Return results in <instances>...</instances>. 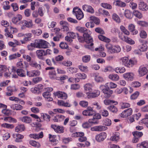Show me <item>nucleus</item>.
I'll return each instance as SVG.
<instances>
[{"mask_svg": "<svg viewBox=\"0 0 148 148\" xmlns=\"http://www.w3.org/2000/svg\"><path fill=\"white\" fill-rule=\"evenodd\" d=\"M105 47L107 52L109 53L113 54L118 53L121 50V48L119 46L113 45L109 43L106 44Z\"/></svg>", "mask_w": 148, "mask_h": 148, "instance_id": "nucleus-1", "label": "nucleus"}, {"mask_svg": "<svg viewBox=\"0 0 148 148\" xmlns=\"http://www.w3.org/2000/svg\"><path fill=\"white\" fill-rule=\"evenodd\" d=\"M120 60L123 64L128 67H132L136 63V61H134L131 59L129 60L128 58L126 57L121 58Z\"/></svg>", "mask_w": 148, "mask_h": 148, "instance_id": "nucleus-2", "label": "nucleus"}, {"mask_svg": "<svg viewBox=\"0 0 148 148\" xmlns=\"http://www.w3.org/2000/svg\"><path fill=\"white\" fill-rule=\"evenodd\" d=\"M75 29L79 32L83 33V36L84 37L87 36V35H90L91 34V32L90 31L84 27L78 26L76 27Z\"/></svg>", "mask_w": 148, "mask_h": 148, "instance_id": "nucleus-3", "label": "nucleus"}, {"mask_svg": "<svg viewBox=\"0 0 148 148\" xmlns=\"http://www.w3.org/2000/svg\"><path fill=\"white\" fill-rule=\"evenodd\" d=\"M73 13L76 16L78 20H81L84 17L83 13L78 7H75L73 8Z\"/></svg>", "mask_w": 148, "mask_h": 148, "instance_id": "nucleus-4", "label": "nucleus"}, {"mask_svg": "<svg viewBox=\"0 0 148 148\" xmlns=\"http://www.w3.org/2000/svg\"><path fill=\"white\" fill-rule=\"evenodd\" d=\"M53 95L56 97L63 99H66L68 97L66 93L59 90L54 92Z\"/></svg>", "mask_w": 148, "mask_h": 148, "instance_id": "nucleus-5", "label": "nucleus"}, {"mask_svg": "<svg viewBox=\"0 0 148 148\" xmlns=\"http://www.w3.org/2000/svg\"><path fill=\"white\" fill-rule=\"evenodd\" d=\"M132 134L134 137L133 138L132 141L134 143H136L138 142L139 138L142 137L143 134L142 132L137 131L133 132Z\"/></svg>", "mask_w": 148, "mask_h": 148, "instance_id": "nucleus-6", "label": "nucleus"}, {"mask_svg": "<svg viewBox=\"0 0 148 148\" xmlns=\"http://www.w3.org/2000/svg\"><path fill=\"white\" fill-rule=\"evenodd\" d=\"M95 111L93 108L90 107L88 108L85 110H84L82 112L83 114L85 116H91L94 114Z\"/></svg>", "mask_w": 148, "mask_h": 148, "instance_id": "nucleus-7", "label": "nucleus"}, {"mask_svg": "<svg viewBox=\"0 0 148 148\" xmlns=\"http://www.w3.org/2000/svg\"><path fill=\"white\" fill-rule=\"evenodd\" d=\"M138 71V76L142 77L147 74L148 70L146 67L141 66L139 67Z\"/></svg>", "mask_w": 148, "mask_h": 148, "instance_id": "nucleus-8", "label": "nucleus"}, {"mask_svg": "<svg viewBox=\"0 0 148 148\" xmlns=\"http://www.w3.org/2000/svg\"><path fill=\"white\" fill-rule=\"evenodd\" d=\"M49 43L43 40H40L38 42V48H46L48 47Z\"/></svg>", "mask_w": 148, "mask_h": 148, "instance_id": "nucleus-9", "label": "nucleus"}, {"mask_svg": "<svg viewBox=\"0 0 148 148\" xmlns=\"http://www.w3.org/2000/svg\"><path fill=\"white\" fill-rule=\"evenodd\" d=\"M107 134L104 132H101L95 136L96 140L98 142L103 141L106 137Z\"/></svg>", "mask_w": 148, "mask_h": 148, "instance_id": "nucleus-10", "label": "nucleus"}, {"mask_svg": "<svg viewBox=\"0 0 148 148\" xmlns=\"http://www.w3.org/2000/svg\"><path fill=\"white\" fill-rule=\"evenodd\" d=\"M132 112V110L131 108H129L123 111L120 114V116L123 118L127 117L131 115Z\"/></svg>", "mask_w": 148, "mask_h": 148, "instance_id": "nucleus-11", "label": "nucleus"}, {"mask_svg": "<svg viewBox=\"0 0 148 148\" xmlns=\"http://www.w3.org/2000/svg\"><path fill=\"white\" fill-rule=\"evenodd\" d=\"M60 23L62 26L61 29L63 32H69V25L67 22L64 21H61L60 22Z\"/></svg>", "mask_w": 148, "mask_h": 148, "instance_id": "nucleus-12", "label": "nucleus"}, {"mask_svg": "<svg viewBox=\"0 0 148 148\" xmlns=\"http://www.w3.org/2000/svg\"><path fill=\"white\" fill-rule=\"evenodd\" d=\"M134 75L133 73L128 72L123 74V76L125 79L128 81L133 80Z\"/></svg>", "mask_w": 148, "mask_h": 148, "instance_id": "nucleus-13", "label": "nucleus"}, {"mask_svg": "<svg viewBox=\"0 0 148 148\" xmlns=\"http://www.w3.org/2000/svg\"><path fill=\"white\" fill-rule=\"evenodd\" d=\"M51 127L57 133H60L64 132V128L62 126H57L55 125H51Z\"/></svg>", "mask_w": 148, "mask_h": 148, "instance_id": "nucleus-14", "label": "nucleus"}, {"mask_svg": "<svg viewBox=\"0 0 148 148\" xmlns=\"http://www.w3.org/2000/svg\"><path fill=\"white\" fill-rule=\"evenodd\" d=\"M82 8L84 10L90 13L93 14L94 13V10L93 8L90 5H84L83 6Z\"/></svg>", "mask_w": 148, "mask_h": 148, "instance_id": "nucleus-15", "label": "nucleus"}, {"mask_svg": "<svg viewBox=\"0 0 148 148\" xmlns=\"http://www.w3.org/2000/svg\"><path fill=\"white\" fill-rule=\"evenodd\" d=\"M13 138H15V141L17 143H20L22 142L21 139L24 138V136L19 134H14L13 135Z\"/></svg>", "mask_w": 148, "mask_h": 148, "instance_id": "nucleus-16", "label": "nucleus"}, {"mask_svg": "<svg viewBox=\"0 0 148 148\" xmlns=\"http://www.w3.org/2000/svg\"><path fill=\"white\" fill-rule=\"evenodd\" d=\"M138 8L140 10L146 11L148 9V6L146 3L141 2L138 4Z\"/></svg>", "mask_w": 148, "mask_h": 148, "instance_id": "nucleus-17", "label": "nucleus"}, {"mask_svg": "<svg viewBox=\"0 0 148 148\" xmlns=\"http://www.w3.org/2000/svg\"><path fill=\"white\" fill-rule=\"evenodd\" d=\"M7 90L8 92L6 93V95L8 96H10L13 95V92L16 91L15 86H8L7 87Z\"/></svg>", "mask_w": 148, "mask_h": 148, "instance_id": "nucleus-18", "label": "nucleus"}, {"mask_svg": "<svg viewBox=\"0 0 148 148\" xmlns=\"http://www.w3.org/2000/svg\"><path fill=\"white\" fill-rule=\"evenodd\" d=\"M120 138V134L118 132H116L112 134L110 138V140L112 141L117 142Z\"/></svg>", "mask_w": 148, "mask_h": 148, "instance_id": "nucleus-19", "label": "nucleus"}, {"mask_svg": "<svg viewBox=\"0 0 148 148\" xmlns=\"http://www.w3.org/2000/svg\"><path fill=\"white\" fill-rule=\"evenodd\" d=\"M137 148H148V141H145L137 144Z\"/></svg>", "mask_w": 148, "mask_h": 148, "instance_id": "nucleus-20", "label": "nucleus"}, {"mask_svg": "<svg viewBox=\"0 0 148 148\" xmlns=\"http://www.w3.org/2000/svg\"><path fill=\"white\" fill-rule=\"evenodd\" d=\"M92 85L88 83L86 84L84 86V88L86 93H89L92 91Z\"/></svg>", "mask_w": 148, "mask_h": 148, "instance_id": "nucleus-21", "label": "nucleus"}, {"mask_svg": "<svg viewBox=\"0 0 148 148\" xmlns=\"http://www.w3.org/2000/svg\"><path fill=\"white\" fill-rule=\"evenodd\" d=\"M113 92L112 90L109 89H105L103 90V92L104 93L105 96L107 98H108L111 96Z\"/></svg>", "mask_w": 148, "mask_h": 148, "instance_id": "nucleus-22", "label": "nucleus"}, {"mask_svg": "<svg viewBox=\"0 0 148 148\" xmlns=\"http://www.w3.org/2000/svg\"><path fill=\"white\" fill-rule=\"evenodd\" d=\"M11 109L14 110H20L23 109V107L20 105L18 104H12L11 106Z\"/></svg>", "mask_w": 148, "mask_h": 148, "instance_id": "nucleus-23", "label": "nucleus"}, {"mask_svg": "<svg viewBox=\"0 0 148 148\" xmlns=\"http://www.w3.org/2000/svg\"><path fill=\"white\" fill-rule=\"evenodd\" d=\"M65 117L61 115H58L55 116L53 119L54 121L55 122H58L62 121L64 119Z\"/></svg>", "mask_w": 148, "mask_h": 148, "instance_id": "nucleus-24", "label": "nucleus"}, {"mask_svg": "<svg viewBox=\"0 0 148 148\" xmlns=\"http://www.w3.org/2000/svg\"><path fill=\"white\" fill-rule=\"evenodd\" d=\"M25 130V127L23 124L18 125L15 128L16 132H21L24 131Z\"/></svg>", "mask_w": 148, "mask_h": 148, "instance_id": "nucleus-25", "label": "nucleus"}, {"mask_svg": "<svg viewBox=\"0 0 148 148\" xmlns=\"http://www.w3.org/2000/svg\"><path fill=\"white\" fill-rule=\"evenodd\" d=\"M50 78L52 79H56L57 78L55 70L50 71L49 72Z\"/></svg>", "mask_w": 148, "mask_h": 148, "instance_id": "nucleus-26", "label": "nucleus"}, {"mask_svg": "<svg viewBox=\"0 0 148 148\" xmlns=\"http://www.w3.org/2000/svg\"><path fill=\"white\" fill-rule=\"evenodd\" d=\"M124 14L126 17L127 18L131 19L133 16L132 13L128 10H125L124 12Z\"/></svg>", "mask_w": 148, "mask_h": 148, "instance_id": "nucleus-27", "label": "nucleus"}, {"mask_svg": "<svg viewBox=\"0 0 148 148\" xmlns=\"http://www.w3.org/2000/svg\"><path fill=\"white\" fill-rule=\"evenodd\" d=\"M95 79L97 83H102L104 81L103 78L101 76L97 75L96 74H94Z\"/></svg>", "mask_w": 148, "mask_h": 148, "instance_id": "nucleus-28", "label": "nucleus"}, {"mask_svg": "<svg viewBox=\"0 0 148 148\" xmlns=\"http://www.w3.org/2000/svg\"><path fill=\"white\" fill-rule=\"evenodd\" d=\"M109 78L113 81H117L119 79V76L116 74H112L108 76Z\"/></svg>", "mask_w": 148, "mask_h": 148, "instance_id": "nucleus-29", "label": "nucleus"}, {"mask_svg": "<svg viewBox=\"0 0 148 148\" xmlns=\"http://www.w3.org/2000/svg\"><path fill=\"white\" fill-rule=\"evenodd\" d=\"M98 38L101 40L106 42H109L110 41V40L109 38L102 35H98Z\"/></svg>", "mask_w": 148, "mask_h": 148, "instance_id": "nucleus-30", "label": "nucleus"}, {"mask_svg": "<svg viewBox=\"0 0 148 148\" xmlns=\"http://www.w3.org/2000/svg\"><path fill=\"white\" fill-rule=\"evenodd\" d=\"M21 119L22 122L25 123H29L32 121L31 119L29 117L26 116L21 118Z\"/></svg>", "mask_w": 148, "mask_h": 148, "instance_id": "nucleus-31", "label": "nucleus"}, {"mask_svg": "<svg viewBox=\"0 0 148 148\" xmlns=\"http://www.w3.org/2000/svg\"><path fill=\"white\" fill-rule=\"evenodd\" d=\"M107 108L113 113H116L118 111V109L116 107L112 105L109 106Z\"/></svg>", "mask_w": 148, "mask_h": 148, "instance_id": "nucleus-32", "label": "nucleus"}, {"mask_svg": "<svg viewBox=\"0 0 148 148\" xmlns=\"http://www.w3.org/2000/svg\"><path fill=\"white\" fill-rule=\"evenodd\" d=\"M49 139L50 141L52 142V144L53 145H56L57 144V141L56 140L55 138L56 136L54 135H52L51 134H49Z\"/></svg>", "mask_w": 148, "mask_h": 148, "instance_id": "nucleus-33", "label": "nucleus"}, {"mask_svg": "<svg viewBox=\"0 0 148 148\" xmlns=\"http://www.w3.org/2000/svg\"><path fill=\"white\" fill-rule=\"evenodd\" d=\"M100 112L101 115L104 117H107L109 115V112L108 111L104 109H101Z\"/></svg>", "mask_w": 148, "mask_h": 148, "instance_id": "nucleus-34", "label": "nucleus"}, {"mask_svg": "<svg viewBox=\"0 0 148 148\" xmlns=\"http://www.w3.org/2000/svg\"><path fill=\"white\" fill-rule=\"evenodd\" d=\"M91 57L90 55H85L82 57V60L84 63H87L90 61V60Z\"/></svg>", "mask_w": 148, "mask_h": 148, "instance_id": "nucleus-35", "label": "nucleus"}, {"mask_svg": "<svg viewBox=\"0 0 148 148\" xmlns=\"http://www.w3.org/2000/svg\"><path fill=\"white\" fill-rule=\"evenodd\" d=\"M100 91L98 90L94 91V92L90 93V95L93 98L97 97L100 94Z\"/></svg>", "mask_w": 148, "mask_h": 148, "instance_id": "nucleus-36", "label": "nucleus"}, {"mask_svg": "<svg viewBox=\"0 0 148 148\" xmlns=\"http://www.w3.org/2000/svg\"><path fill=\"white\" fill-rule=\"evenodd\" d=\"M85 41L88 44L92 43L93 39L92 37L90 36V35L84 37Z\"/></svg>", "mask_w": 148, "mask_h": 148, "instance_id": "nucleus-37", "label": "nucleus"}, {"mask_svg": "<svg viewBox=\"0 0 148 148\" xmlns=\"http://www.w3.org/2000/svg\"><path fill=\"white\" fill-rule=\"evenodd\" d=\"M114 4H115L116 6H118L121 7H124L126 5L125 3L120 0L119 1H114Z\"/></svg>", "mask_w": 148, "mask_h": 148, "instance_id": "nucleus-38", "label": "nucleus"}, {"mask_svg": "<svg viewBox=\"0 0 148 148\" xmlns=\"http://www.w3.org/2000/svg\"><path fill=\"white\" fill-rule=\"evenodd\" d=\"M133 13L135 16L139 18H141L143 17L142 14L138 10H134Z\"/></svg>", "mask_w": 148, "mask_h": 148, "instance_id": "nucleus-39", "label": "nucleus"}, {"mask_svg": "<svg viewBox=\"0 0 148 148\" xmlns=\"http://www.w3.org/2000/svg\"><path fill=\"white\" fill-rule=\"evenodd\" d=\"M4 120L5 121H8L10 122L16 123L17 122L16 119L11 117H5L4 118Z\"/></svg>", "mask_w": 148, "mask_h": 148, "instance_id": "nucleus-40", "label": "nucleus"}, {"mask_svg": "<svg viewBox=\"0 0 148 148\" xmlns=\"http://www.w3.org/2000/svg\"><path fill=\"white\" fill-rule=\"evenodd\" d=\"M120 29L121 31L125 34L127 35H130V32L127 29H126L123 26H121L120 27Z\"/></svg>", "mask_w": 148, "mask_h": 148, "instance_id": "nucleus-41", "label": "nucleus"}, {"mask_svg": "<svg viewBox=\"0 0 148 148\" xmlns=\"http://www.w3.org/2000/svg\"><path fill=\"white\" fill-rule=\"evenodd\" d=\"M21 56V54L18 53L11 55L9 56V59L11 60L17 58Z\"/></svg>", "mask_w": 148, "mask_h": 148, "instance_id": "nucleus-42", "label": "nucleus"}, {"mask_svg": "<svg viewBox=\"0 0 148 148\" xmlns=\"http://www.w3.org/2000/svg\"><path fill=\"white\" fill-rule=\"evenodd\" d=\"M117 73H123L125 71V68L123 67L121 68L116 67L114 70Z\"/></svg>", "mask_w": 148, "mask_h": 148, "instance_id": "nucleus-43", "label": "nucleus"}, {"mask_svg": "<svg viewBox=\"0 0 148 148\" xmlns=\"http://www.w3.org/2000/svg\"><path fill=\"white\" fill-rule=\"evenodd\" d=\"M121 108L124 109L130 107V104L126 102H121L120 103Z\"/></svg>", "mask_w": 148, "mask_h": 148, "instance_id": "nucleus-44", "label": "nucleus"}, {"mask_svg": "<svg viewBox=\"0 0 148 148\" xmlns=\"http://www.w3.org/2000/svg\"><path fill=\"white\" fill-rule=\"evenodd\" d=\"M139 49L140 51H146L147 50V46L145 44H142L139 46Z\"/></svg>", "mask_w": 148, "mask_h": 148, "instance_id": "nucleus-45", "label": "nucleus"}, {"mask_svg": "<svg viewBox=\"0 0 148 148\" xmlns=\"http://www.w3.org/2000/svg\"><path fill=\"white\" fill-rule=\"evenodd\" d=\"M27 74L29 77H34L37 75V71L35 70L31 71H30L27 72Z\"/></svg>", "mask_w": 148, "mask_h": 148, "instance_id": "nucleus-46", "label": "nucleus"}, {"mask_svg": "<svg viewBox=\"0 0 148 148\" xmlns=\"http://www.w3.org/2000/svg\"><path fill=\"white\" fill-rule=\"evenodd\" d=\"M124 41L130 45H134L135 43V42L134 40L128 37H126V38H125Z\"/></svg>", "mask_w": 148, "mask_h": 148, "instance_id": "nucleus-47", "label": "nucleus"}, {"mask_svg": "<svg viewBox=\"0 0 148 148\" xmlns=\"http://www.w3.org/2000/svg\"><path fill=\"white\" fill-rule=\"evenodd\" d=\"M7 67L4 65H0V76H2V73L7 71Z\"/></svg>", "mask_w": 148, "mask_h": 148, "instance_id": "nucleus-48", "label": "nucleus"}, {"mask_svg": "<svg viewBox=\"0 0 148 148\" xmlns=\"http://www.w3.org/2000/svg\"><path fill=\"white\" fill-rule=\"evenodd\" d=\"M90 20L92 21L96 25H98L100 23V20L99 18L95 16H91Z\"/></svg>", "mask_w": 148, "mask_h": 148, "instance_id": "nucleus-49", "label": "nucleus"}, {"mask_svg": "<svg viewBox=\"0 0 148 148\" xmlns=\"http://www.w3.org/2000/svg\"><path fill=\"white\" fill-rule=\"evenodd\" d=\"M76 77L80 79H84L86 78V76L84 73H77L76 74Z\"/></svg>", "mask_w": 148, "mask_h": 148, "instance_id": "nucleus-50", "label": "nucleus"}, {"mask_svg": "<svg viewBox=\"0 0 148 148\" xmlns=\"http://www.w3.org/2000/svg\"><path fill=\"white\" fill-rule=\"evenodd\" d=\"M46 55L45 51L43 50H38V57L40 58V57Z\"/></svg>", "mask_w": 148, "mask_h": 148, "instance_id": "nucleus-51", "label": "nucleus"}, {"mask_svg": "<svg viewBox=\"0 0 148 148\" xmlns=\"http://www.w3.org/2000/svg\"><path fill=\"white\" fill-rule=\"evenodd\" d=\"M88 122L89 123L92 124H97L99 123L98 120H97L94 117L92 119H89Z\"/></svg>", "mask_w": 148, "mask_h": 148, "instance_id": "nucleus-52", "label": "nucleus"}, {"mask_svg": "<svg viewBox=\"0 0 148 148\" xmlns=\"http://www.w3.org/2000/svg\"><path fill=\"white\" fill-rule=\"evenodd\" d=\"M17 75L20 77H23L25 76V74L23 73V71L22 69H18L16 73Z\"/></svg>", "mask_w": 148, "mask_h": 148, "instance_id": "nucleus-53", "label": "nucleus"}, {"mask_svg": "<svg viewBox=\"0 0 148 148\" xmlns=\"http://www.w3.org/2000/svg\"><path fill=\"white\" fill-rule=\"evenodd\" d=\"M97 126V131H104L107 129V127L102 125H99Z\"/></svg>", "mask_w": 148, "mask_h": 148, "instance_id": "nucleus-54", "label": "nucleus"}, {"mask_svg": "<svg viewBox=\"0 0 148 148\" xmlns=\"http://www.w3.org/2000/svg\"><path fill=\"white\" fill-rule=\"evenodd\" d=\"M1 126L4 127H6L8 129H12L14 128V126L12 124H8L7 123H3L1 125Z\"/></svg>", "mask_w": 148, "mask_h": 148, "instance_id": "nucleus-55", "label": "nucleus"}, {"mask_svg": "<svg viewBox=\"0 0 148 148\" xmlns=\"http://www.w3.org/2000/svg\"><path fill=\"white\" fill-rule=\"evenodd\" d=\"M101 6L104 8L109 9H111L112 8V6L110 4L106 3H101Z\"/></svg>", "mask_w": 148, "mask_h": 148, "instance_id": "nucleus-56", "label": "nucleus"}, {"mask_svg": "<svg viewBox=\"0 0 148 148\" xmlns=\"http://www.w3.org/2000/svg\"><path fill=\"white\" fill-rule=\"evenodd\" d=\"M18 23L21 26V28L22 29H24L26 27V20H23L20 21Z\"/></svg>", "mask_w": 148, "mask_h": 148, "instance_id": "nucleus-57", "label": "nucleus"}, {"mask_svg": "<svg viewBox=\"0 0 148 148\" xmlns=\"http://www.w3.org/2000/svg\"><path fill=\"white\" fill-rule=\"evenodd\" d=\"M7 108H3L2 112L6 116H9L10 114V111L8 110H7Z\"/></svg>", "mask_w": 148, "mask_h": 148, "instance_id": "nucleus-58", "label": "nucleus"}, {"mask_svg": "<svg viewBox=\"0 0 148 148\" xmlns=\"http://www.w3.org/2000/svg\"><path fill=\"white\" fill-rule=\"evenodd\" d=\"M139 95V92L136 91L131 95V98L132 99H135L137 98Z\"/></svg>", "mask_w": 148, "mask_h": 148, "instance_id": "nucleus-59", "label": "nucleus"}, {"mask_svg": "<svg viewBox=\"0 0 148 148\" xmlns=\"http://www.w3.org/2000/svg\"><path fill=\"white\" fill-rule=\"evenodd\" d=\"M113 19L117 23L120 22V20L118 16L115 14H114L112 15Z\"/></svg>", "mask_w": 148, "mask_h": 148, "instance_id": "nucleus-60", "label": "nucleus"}, {"mask_svg": "<svg viewBox=\"0 0 148 148\" xmlns=\"http://www.w3.org/2000/svg\"><path fill=\"white\" fill-rule=\"evenodd\" d=\"M67 34L70 38L73 39L75 38L77 36V34H78L77 33H75L73 32H67Z\"/></svg>", "mask_w": 148, "mask_h": 148, "instance_id": "nucleus-61", "label": "nucleus"}, {"mask_svg": "<svg viewBox=\"0 0 148 148\" xmlns=\"http://www.w3.org/2000/svg\"><path fill=\"white\" fill-rule=\"evenodd\" d=\"M79 104L82 107L86 108L88 106V102L85 101H82L80 102Z\"/></svg>", "mask_w": 148, "mask_h": 148, "instance_id": "nucleus-62", "label": "nucleus"}, {"mask_svg": "<svg viewBox=\"0 0 148 148\" xmlns=\"http://www.w3.org/2000/svg\"><path fill=\"white\" fill-rule=\"evenodd\" d=\"M78 68L82 71H86L88 70V67L86 66L80 65L78 66Z\"/></svg>", "mask_w": 148, "mask_h": 148, "instance_id": "nucleus-63", "label": "nucleus"}, {"mask_svg": "<svg viewBox=\"0 0 148 148\" xmlns=\"http://www.w3.org/2000/svg\"><path fill=\"white\" fill-rule=\"evenodd\" d=\"M140 123L144 124L147 127L148 125V118H145L140 121Z\"/></svg>", "mask_w": 148, "mask_h": 148, "instance_id": "nucleus-64", "label": "nucleus"}]
</instances>
